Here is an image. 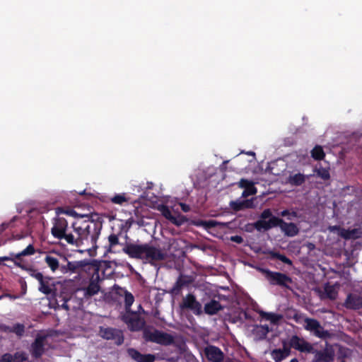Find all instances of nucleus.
<instances>
[{
	"mask_svg": "<svg viewBox=\"0 0 362 362\" xmlns=\"http://www.w3.org/2000/svg\"><path fill=\"white\" fill-rule=\"evenodd\" d=\"M52 224L51 234L54 238L76 247L84 245L92 248L97 247L96 243L103 227L100 221L88 218L69 222L59 214L52 219Z\"/></svg>",
	"mask_w": 362,
	"mask_h": 362,
	"instance_id": "nucleus-1",
	"label": "nucleus"
},
{
	"mask_svg": "<svg viewBox=\"0 0 362 362\" xmlns=\"http://www.w3.org/2000/svg\"><path fill=\"white\" fill-rule=\"evenodd\" d=\"M122 250L130 258L145 260L151 264L164 260L166 257L159 247L148 243H127L122 245Z\"/></svg>",
	"mask_w": 362,
	"mask_h": 362,
	"instance_id": "nucleus-2",
	"label": "nucleus"
},
{
	"mask_svg": "<svg viewBox=\"0 0 362 362\" xmlns=\"http://www.w3.org/2000/svg\"><path fill=\"white\" fill-rule=\"evenodd\" d=\"M253 226L258 231H267L272 228L279 226L281 231L288 237L296 236L299 233V229L296 223H286L276 216H272L268 221L258 220L253 223Z\"/></svg>",
	"mask_w": 362,
	"mask_h": 362,
	"instance_id": "nucleus-3",
	"label": "nucleus"
},
{
	"mask_svg": "<svg viewBox=\"0 0 362 362\" xmlns=\"http://www.w3.org/2000/svg\"><path fill=\"white\" fill-rule=\"evenodd\" d=\"M143 338L146 342L155 343L161 346H170L175 343V337L167 332L147 326L144 330Z\"/></svg>",
	"mask_w": 362,
	"mask_h": 362,
	"instance_id": "nucleus-4",
	"label": "nucleus"
},
{
	"mask_svg": "<svg viewBox=\"0 0 362 362\" xmlns=\"http://www.w3.org/2000/svg\"><path fill=\"white\" fill-rule=\"evenodd\" d=\"M122 320L127 325L131 332H139L147 327L145 319L135 311H128L122 315Z\"/></svg>",
	"mask_w": 362,
	"mask_h": 362,
	"instance_id": "nucleus-5",
	"label": "nucleus"
},
{
	"mask_svg": "<svg viewBox=\"0 0 362 362\" xmlns=\"http://www.w3.org/2000/svg\"><path fill=\"white\" fill-rule=\"evenodd\" d=\"M262 272L267 280L272 286H279L283 288H290L289 284L293 283L292 279L286 274L272 272L268 269H262Z\"/></svg>",
	"mask_w": 362,
	"mask_h": 362,
	"instance_id": "nucleus-6",
	"label": "nucleus"
},
{
	"mask_svg": "<svg viewBox=\"0 0 362 362\" xmlns=\"http://www.w3.org/2000/svg\"><path fill=\"white\" fill-rule=\"evenodd\" d=\"M304 321L305 329L312 332L314 336L322 339H327L331 337L329 332L325 329L320 322L316 319L306 317Z\"/></svg>",
	"mask_w": 362,
	"mask_h": 362,
	"instance_id": "nucleus-7",
	"label": "nucleus"
},
{
	"mask_svg": "<svg viewBox=\"0 0 362 362\" xmlns=\"http://www.w3.org/2000/svg\"><path fill=\"white\" fill-rule=\"evenodd\" d=\"M35 252L34 246L32 244H30L26 247V248L20 252H11L9 256H7V258L8 259V261L13 262L16 267L24 270L28 264L25 262L23 257L25 256L33 255Z\"/></svg>",
	"mask_w": 362,
	"mask_h": 362,
	"instance_id": "nucleus-8",
	"label": "nucleus"
},
{
	"mask_svg": "<svg viewBox=\"0 0 362 362\" xmlns=\"http://www.w3.org/2000/svg\"><path fill=\"white\" fill-rule=\"evenodd\" d=\"M99 335L106 340L114 341L115 344L120 346L124 343V334L121 329L113 327H99Z\"/></svg>",
	"mask_w": 362,
	"mask_h": 362,
	"instance_id": "nucleus-9",
	"label": "nucleus"
},
{
	"mask_svg": "<svg viewBox=\"0 0 362 362\" xmlns=\"http://www.w3.org/2000/svg\"><path fill=\"white\" fill-rule=\"evenodd\" d=\"M180 307L182 310H191L196 315H200L202 313V304L197 300L195 296L192 293H188L182 298Z\"/></svg>",
	"mask_w": 362,
	"mask_h": 362,
	"instance_id": "nucleus-10",
	"label": "nucleus"
},
{
	"mask_svg": "<svg viewBox=\"0 0 362 362\" xmlns=\"http://www.w3.org/2000/svg\"><path fill=\"white\" fill-rule=\"evenodd\" d=\"M288 347H290V349L293 348L302 353H314L313 346L298 335H293L290 338Z\"/></svg>",
	"mask_w": 362,
	"mask_h": 362,
	"instance_id": "nucleus-11",
	"label": "nucleus"
},
{
	"mask_svg": "<svg viewBox=\"0 0 362 362\" xmlns=\"http://www.w3.org/2000/svg\"><path fill=\"white\" fill-rule=\"evenodd\" d=\"M89 273L98 274L100 275L101 279L112 277L114 274L111 266V262L108 261H103L98 264H92L88 267Z\"/></svg>",
	"mask_w": 362,
	"mask_h": 362,
	"instance_id": "nucleus-12",
	"label": "nucleus"
},
{
	"mask_svg": "<svg viewBox=\"0 0 362 362\" xmlns=\"http://www.w3.org/2000/svg\"><path fill=\"white\" fill-rule=\"evenodd\" d=\"M313 354V362H332L335 356L333 346L327 343L322 350L314 349Z\"/></svg>",
	"mask_w": 362,
	"mask_h": 362,
	"instance_id": "nucleus-13",
	"label": "nucleus"
},
{
	"mask_svg": "<svg viewBox=\"0 0 362 362\" xmlns=\"http://www.w3.org/2000/svg\"><path fill=\"white\" fill-rule=\"evenodd\" d=\"M47 336L37 334L31 344L30 352L33 358L38 359L42 357L44 354L45 349V341L46 340Z\"/></svg>",
	"mask_w": 362,
	"mask_h": 362,
	"instance_id": "nucleus-14",
	"label": "nucleus"
},
{
	"mask_svg": "<svg viewBox=\"0 0 362 362\" xmlns=\"http://www.w3.org/2000/svg\"><path fill=\"white\" fill-rule=\"evenodd\" d=\"M91 274V277L90 279V282L88 286L85 288V296L91 297L95 294H97L100 289V286L99 285V282L102 281L101 276L98 274Z\"/></svg>",
	"mask_w": 362,
	"mask_h": 362,
	"instance_id": "nucleus-15",
	"label": "nucleus"
},
{
	"mask_svg": "<svg viewBox=\"0 0 362 362\" xmlns=\"http://www.w3.org/2000/svg\"><path fill=\"white\" fill-rule=\"evenodd\" d=\"M204 353L206 358L211 362H221L224 358V354L220 348L210 345L205 348Z\"/></svg>",
	"mask_w": 362,
	"mask_h": 362,
	"instance_id": "nucleus-16",
	"label": "nucleus"
},
{
	"mask_svg": "<svg viewBox=\"0 0 362 362\" xmlns=\"http://www.w3.org/2000/svg\"><path fill=\"white\" fill-rule=\"evenodd\" d=\"M128 355L136 362H154L156 356L151 354H142L134 348L127 349Z\"/></svg>",
	"mask_w": 362,
	"mask_h": 362,
	"instance_id": "nucleus-17",
	"label": "nucleus"
},
{
	"mask_svg": "<svg viewBox=\"0 0 362 362\" xmlns=\"http://www.w3.org/2000/svg\"><path fill=\"white\" fill-rule=\"evenodd\" d=\"M238 187L244 189L242 193V197H243L255 195L257 191L254 182L245 178H242L239 181Z\"/></svg>",
	"mask_w": 362,
	"mask_h": 362,
	"instance_id": "nucleus-18",
	"label": "nucleus"
},
{
	"mask_svg": "<svg viewBox=\"0 0 362 362\" xmlns=\"http://www.w3.org/2000/svg\"><path fill=\"white\" fill-rule=\"evenodd\" d=\"M344 306L347 309L358 310L362 308V297L357 294H348L344 302Z\"/></svg>",
	"mask_w": 362,
	"mask_h": 362,
	"instance_id": "nucleus-19",
	"label": "nucleus"
},
{
	"mask_svg": "<svg viewBox=\"0 0 362 362\" xmlns=\"http://www.w3.org/2000/svg\"><path fill=\"white\" fill-rule=\"evenodd\" d=\"M291 355L290 347H288L286 342L283 343V349H275L271 351V356L275 362H281Z\"/></svg>",
	"mask_w": 362,
	"mask_h": 362,
	"instance_id": "nucleus-20",
	"label": "nucleus"
},
{
	"mask_svg": "<svg viewBox=\"0 0 362 362\" xmlns=\"http://www.w3.org/2000/svg\"><path fill=\"white\" fill-rule=\"evenodd\" d=\"M37 280L40 284L38 287V290L40 292L45 295H49L52 293V289L51 288L50 284L51 281L52 280V277L41 274Z\"/></svg>",
	"mask_w": 362,
	"mask_h": 362,
	"instance_id": "nucleus-21",
	"label": "nucleus"
},
{
	"mask_svg": "<svg viewBox=\"0 0 362 362\" xmlns=\"http://www.w3.org/2000/svg\"><path fill=\"white\" fill-rule=\"evenodd\" d=\"M334 228L339 229V235L345 240L357 239L359 238L361 235V232L359 228L344 229L340 228L338 226H334Z\"/></svg>",
	"mask_w": 362,
	"mask_h": 362,
	"instance_id": "nucleus-22",
	"label": "nucleus"
},
{
	"mask_svg": "<svg viewBox=\"0 0 362 362\" xmlns=\"http://www.w3.org/2000/svg\"><path fill=\"white\" fill-rule=\"evenodd\" d=\"M221 310H223V306L219 301L214 299L206 303L204 307V313L209 315H216Z\"/></svg>",
	"mask_w": 362,
	"mask_h": 362,
	"instance_id": "nucleus-23",
	"label": "nucleus"
},
{
	"mask_svg": "<svg viewBox=\"0 0 362 362\" xmlns=\"http://www.w3.org/2000/svg\"><path fill=\"white\" fill-rule=\"evenodd\" d=\"M82 267L83 264L81 262H68L66 265H62L60 267V270L63 274L70 272L80 275Z\"/></svg>",
	"mask_w": 362,
	"mask_h": 362,
	"instance_id": "nucleus-24",
	"label": "nucleus"
},
{
	"mask_svg": "<svg viewBox=\"0 0 362 362\" xmlns=\"http://www.w3.org/2000/svg\"><path fill=\"white\" fill-rule=\"evenodd\" d=\"M269 332V327L267 325H256L252 330V334L255 337V339L257 341L264 339Z\"/></svg>",
	"mask_w": 362,
	"mask_h": 362,
	"instance_id": "nucleus-25",
	"label": "nucleus"
},
{
	"mask_svg": "<svg viewBox=\"0 0 362 362\" xmlns=\"http://www.w3.org/2000/svg\"><path fill=\"white\" fill-rule=\"evenodd\" d=\"M118 293L120 296L124 295V307H125V313H128V311H132L131 310V306L132 305L133 303L134 302V296L129 292L127 290H124L122 288H120Z\"/></svg>",
	"mask_w": 362,
	"mask_h": 362,
	"instance_id": "nucleus-26",
	"label": "nucleus"
},
{
	"mask_svg": "<svg viewBox=\"0 0 362 362\" xmlns=\"http://www.w3.org/2000/svg\"><path fill=\"white\" fill-rule=\"evenodd\" d=\"M193 225L197 227H202L203 228L206 230H209L213 228H216L221 223L215 220H202V219H198L193 221L192 222Z\"/></svg>",
	"mask_w": 362,
	"mask_h": 362,
	"instance_id": "nucleus-27",
	"label": "nucleus"
},
{
	"mask_svg": "<svg viewBox=\"0 0 362 362\" xmlns=\"http://www.w3.org/2000/svg\"><path fill=\"white\" fill-rule=\"evenodd\" d=\"M118 245H122L119 241L118 235L112 233L108 236V251L116 252V247Z\"/></svg>",
	"mask_w": 362,
	"mask_h": 362,
	"instance_id": "nucleus-28",
	"label": "nucleus"
},
{
	"mask_svg": "<svg viewBox=\"0 0 362 362\" xmlns=\"http://www.w3.org/2000/svg\"><path fill=\"white\" fill-rule=\"evenodd\" d=\"M259 315L262 318L270 321L274 325L277 324L281 319V315H280L273 313H267L264 311H260Z\"/></svg>",
	"mask_w": 362,
	"mask_h": 362,
	"instance_id": "nucleus-29",
	"label": "nucleus"
},
{
	"mask_svg": "<svg viewBox=\"0 0 362 362\" xmlns=\"http://www.w3.org/2000/svg\"><path fill=\"white\" fill-rule=\"evenodd\" d=\"M230 206L235 211H240L244 209L251 208L252 206V203L249 200H244L241 202L235 201L230 202Z\"/></svg>",
	"mask_w": 362,
	"mask_h": 362,
	"instance_id": "nucleus-30",
	"label": "nucleus"
},
{
	"mask_svg": "<svg viewBox=\"0 0 362 362\" xmlns=\"http://www.w3.org/2000/svg\"><path fill=\"white\" fill-rule=\"evenodd\" d=\"M45 262L53 272H56L60 267L59 262L57 258L49 255H47L45 256Z\"/></svg>",
	"mask_w": 362,
	"mask_h": 362,
	"instance_id": "nucleus-31",
	"label": "nucleus"
},
{
	"mask_svg": "<svg viewBox=\"0 0 362 362\" xmlns=\"http://www.w3.org/2000/svg\"><path fill=\"white\" fill-rule=\"evenodd\" d=\"M305 182V175L301 173H297L291 175L288 178V182L293 186H300Z\"/></svg>",
	"mask_w": 362,
	"mask_h": 362,
	"instance_id": "nucleus-32",
	"label": "nucleus"
},
{
	"mask_svg": "<svg viewBox=\"0 0 362 362\" xmlns=\"http://www.w3.org/2000/svg\"><path fill=\"white\" fill-rule=\"evenodd\" d=\"M187 284L186 281L184 280L182 277H179L173 288H171L170 293L172 295L177 296L180 293L182 288Z\"/></svg>",
	"mask_w": 362,
	"mask_h": 362,
	"instance_id": "nucleus-33",
	"label": "nucleus"
},
{
	"mask_svg": "<svg viewBox=\"0 0 362 362\" xmlns=\"http://www.w3.org/2000/svg\"><path fill=\"white\" fill-rule=\"evenodd\" d=\"M268 254L272 259H279L288 265H292L293 264L292 261L289 258H288L286 255L281 254L280 252L269 250Z\"/></svg>",
	"mask_w": 362,
	"mask_h": 362,
	"instance_id": "nucleus-34",
	"label": "nucleus"
},
{
	"mask_svg": "<svg viewBox=\"0 0 362 362\" xmlns=\"http://www.w3.org/2000/svg\"><path fill=\"white\" fill-rule=\"evenodd\" d=\"M315 173H316L317 176L326 181L330 179V173L329 169L327 168H323L320 166L319 168H315L314 169Z\"/></svg>",
	"mask_w": 362,
	"mask_h": 362,
	"instance_id": "nucleus-35",
	"label": "nucleus"
},
{
	"mask_svg": "<svg viewBox=\"0 0 362 362\" xmlns=\"http://www.w3.org/2000/svg\"><path fill=\"white\" fill-rule=\"evenodd\" d=\"M311 156L315 160H323L325 156V153L322 147L319 145L315 146L311 151Z\"/></svg>",
	"mask_w": 362,
	"mask_h": 362,
	"instance_id": "nucleus-36",
	"label": "nucleus"
},
{
	"mask_svg": "<svg viewBox=\"0 0 362 362\" xmlns=\"http://www.w3.org/2000/svg\"><path fill=\"white\" fill-rule=\"evenodd\" d=\"M6 330L15 333L18 337H21L24 334L25 326L23 324L16 323L12 327H7Z\"/></svg>",
	"mask_w": 362,
	"mask_h": 362,
	"instance_id": "nucleus-37",
	"label": "nucleus"
},
{
	"mask_svg": "<svg viewBox=\"0 0 362 362\" xmlns=\"http://www.w3.org/2000/svg\"><path fill=\"white\" fill-rule=\"evenodd\" d=\"M325 295L327 298L330 300H335L337 296V291L334 286L327 284L324 288Z\"/></svg>",
	"mask_w": 362,
	"mask_h": 362,
	"instance_id": "nucleus-38",
	"label": "nucleus"
},
{
	"mask_svg": "<svg viewBox=\"0 0 362 362\" xmlns=\"http://www.w3.org/2000/svg\"><path fill=\"white\" fill-rule=\"evenodd\" d=\"M160 211L162 215L168 220L170 221L173 223H177L176 218L175 216H173L171 211L168 208V206L162 205L160 208Z\"/></svg>",
	"mask_w": 362,
	"mask_h": 362,
	"instance_id": "nucleus-39",
	"label": "nucleus"
},
{
	"mask_svg": "<svg viewBox=\"0 0 362 362\" xmlns=\"http://www.w3.org/2000/svg\"><path fill=\"white\" fill-rule=\"evenodd\" d=\"M111 202L114 204L122 205L127 202V199L124 194H118L111 198Z\"/></svg>",
	"mask_w": 362,
	"mask_h": 362,
	"instance_id": "nucleus-40",
	"label": "nucleus"
},
{
	"mask_svg": "<svg viewBox=\"0 0 362 362\" xmlns=\"http://www.w3.org/2000/svg\"><path fill=\"white\" fill-rule=\"evenodd\" d=\"M70 298H70V297H68V296H67V295L64 296L63 294H60V295L59 296V299H57V301L58 303H59V302H62V305H61V307H62L63 309H64V310H66L69 311V310H70V308H69V305H68V304H67V302L70 300Z\"/></svg>",
	"mask_w": 362,
	"mask_h": 362,
	"instance_id": "nucleus-41",
	"label": "nucleus"
},
{
	"mask_svg": "<svg viewBox=\"0 0 362 362\" xmlns=\"http://www.w3.org/2000/svg\"><path fill=\"white\" fill-rule=\"evenodd\" d=\"M23 271L27 272L30 276L33 277L36 280L38 279V277H40L41 274H42V273L40 272L37 269L29 265H28Z\"/></svg>",
	"mask_w": 362,
	"mask_h": 362,
	"instance_id": "nucleus-42",
	"label": "nucleus"
},
{
	"mask_svg": "<svg viewBox=\"0 0 362 362\" xmlns=\"http://www.w3.org/2000/svg\"><path fill=\"white\" fill-rule=\"evenodd\" d=\"M272 216V212L270 209H264L260 214V220L266 221L267 218H271Z\"/></svg>",
	"mask_w": 362,
	"mask_h": 362,
	"instance_id": "nucleus-43",
	"label": "nucleus"
},
{
	"mask_svg": "<svg viewBox=\"0 0 362 362\" xmlns=\"http://www.w3.org/2000/svg\"><path fill=\"white\" fill-rule=\"evenodd\" d=\"M57 212L63 213L71 216H75L77 215L73 209H64L63 208H58Z\"/></svg>",
	"mask_w": 362,
	"mask_h": 362,
	"instance_id": "nucleus-44",
	"label": "nucleus"
},
{
	"mask_svg": "<svg viewBox=\"0 0 362 362\" xmlns=\"http://www.w3.org/2000/svg\"><path fill=\"white\" fill-rule=\"evenodd\" d=\"M18 282L21 285V295L24 296L27 292V283L23 278L20 279Z\"/></svg>",
	"mask_w": 362,
	"mask_h": 362,
	"instance_id": "nucleus-45",
	"label": "nucleus"
},
{
	"mask_svg": "<svg viewBox=\"0 0 362 362\" xmlns=\"http://www.w3.org/2000/svg\"><path fill=\"white\" fill-rule=\"evenodd\" d=\"M13 359V357L10 354H4L2 355L0 362H12Z\"/></svg>",
	"mask_w": 362,
	"mask_h": 362,
	"instance_id": "nucleus-46",
	"label": "nucleus"
},
{
	"mask_svg": "<svg viewBox=\"0 0 362 362\" xmlns=\"http://www.w3.org/2000/svg\"><path fill=\"white\" fill-rule=\"evenodd\" d=\"M230 240L232 242L236 243L238 244H241L243 243V238L240 235H233L230 238Z\"/></svg>",
	"mask_w": 362,
	"mask_h": 362,
	"instance_id": "nucleus-47",
	"label": "nucleus"
},
{
	"mask_svg": "<svg viewBox=\"0 0 362 362\" xmlns=\"http://www.w3.org/2000/svg\"><path fill=\"white\" fill-rule=\"evenodd\" d=\"M25 360V358L21 354L18 356L17 354L15 355V358L13 359L12 362H23V361Z\"/></svg>",
	"mask_w": 362,
	"mask_h": 362,
	"instance_id": "nucleus-48",
	"label": "nucleus"
},
{
	"mask_svg": "<svg viewBox=\"0 0 362 362\" xmlns=\"http://www.w3.org/2000/svg\"><path fill=\"white\" fill-rule=\"evenodd\" d=\"M180 208L181 209L184 211V212H188L190 211V207L189 205L185 204V203H180Z\"/></svg>",
	"mask_w": 362,
	"mask_h": 362,
	"instance_id": "nucleus-49",
	"label": "nucleus"
},
{
	"mask_svg": "<svg viewBox=\"0 0 362 362\" xmlns=\"http://www.w3.org/2000/svg\"><path fill=\"white\" fill-rule=\"evenodd\" d=\"M298 216V214L297 212L296 211H292V212H290V214H289V216L288 217V220H291L292 218H297Z\"/></svg>",
	"mask_w": 362,
	"mask_h": 362,
	"instance_id": "nucleus-50",
	"label": "nucleus"
},
{
	"mask_svg": "<svg viewBox=\"0 0 362 362\" xmlns=\"http://www.w3.org/2000/svg\"><path fill=\"white\" fill-rule=\"evenodd\" d=\"M132 221H129V220H128V221H127L125 222L124 226H122V228H123L126 227L127 229H129V228L131 227V226H132Z\"/></svg>",
	"mask_w": 362,
	"mask_h": 362,
	"instance_id": "nucleus-51",
	"label": "nucleus"
},
{
	"mask_svg": "<svg viewBox=\"0 0 362 362\" xmlns=\"http://www.w3.org/2000/svg\"><path fill=\"white\" fill-rule=\"evenodd\" d=\"M289 214H290V211L288 210V209H286V210H284L281 212V215L282 216H289Z\"/></svg>",
	"mask_w": 362,
	"mask_h": 362,
	"instance_id": "nucleus-52",
	"label": "nucleus"
},
{
	"mask_svg": "<svg viewBox=\"0 0 362 362\" xmlns=\"http://www.w3.org/2000/svg\"><path fill=\"white\" fill-rule=\"evenodd\" d=\"M347 349H343L342 347L340 348L339 351H340V354H341V356L342 358H346L347 357V354L346 353H343L342 351H346Z\"/></svg>",
	"mask_w": 362,
	"mask_h": 362,
	"instance_id": "nucleus-53",
	"label": "nucleus"
},
{
	"mask_svg": "<svg viewBox=\"0 0 362 362\" xmlns=\"http://www.w3.org/2000/svg\"><path fill=\"white\" fill-rule=\"evenodd\" d=\"M5 296L9 298L10 299H16V298H18L16 296L11 295V294H9V293L5 294Z\"/></svg>",
	"mask_w": 362,
	"mask_h": 362,
	"instance_id": "nucleus-54",
	"label": "nucleus"
},
{
	"mask_svg": "<svg viewBox=\"0 0 362 362\" xmlns=\"http://www.w3.org/2000/svg\"><path fill=\"white\" fill-rule=\"evenodd\" d=\"M4 261H8L7 256L0 257V264Z\"/></svg>",
	"mask_w": 362,
	"mask_h": 362,
	"instance_id": "nucleus-55",
	"label": "nucleus"
},
{
	"mask_svg": "<svg viewBox=\"0 0 362 362\" xmlns=\"http://www.w3.org/2000/svg\"><path fill=\"white\" fill-rule=\"evenodd\" d=\"M290 362H299L296 358H292Z\"/></svg>",
	"mask_w": 362,
	"mask_h": 362,
	"instance_id": "nucleus-56",
	"label": "nucleus"
},
{
	"mask_svg": "<svg viewBox=\"0 0 362 362\" xmlns=\"http://www.w3.org/2000/svg\"><path fill=\"white\" fill-rule=\"evenodd\" d=\"M78 194H79L80 195L86 194V190H83V191H82V192H80Z\"/></svg>",
	"mask_w": 362,
	"mask_h": 362,
	"instance_id": "nucleus-57",
	"label": "nucleus"
},
{
	"mask_svg": "<svg viewBox=\"0 0 362 362\" xmlns=\"http://www.w3.org/2000/svg\"><path fill=\"white\" fill-rule=\"evenodd\" d=\"M248 154L251 155V154H255V153L253 152H249Z\"/></svg>",
	"mask_w": 362,
	"mask_h": 362,
	"instance_id": "nucleus-58",
	"label": "nucleus"
},
{
	"mask_svg": "<svg viewBox=\"0 0 362 362\" xmlns=\"http://www.w3.org/2000/svg\"><path fill=\"white\" fill-rule=\"evenodd\" d=\"M341 362H345V361H341Z\"/></svg>",
	"mask_w": 362,
	"mask_h": 362,
	"instance_id": "nucleus-59",
	"label": "nucleus"
}]
</instances>
